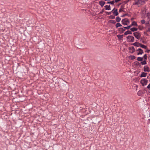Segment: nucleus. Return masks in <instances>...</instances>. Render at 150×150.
I'll use <instances>...</instances> for the list:
<instances>
[{
  "instance_id": "nucleus-25",
  "label": "nucleus",
  "mask_w": 150,
  "mask_h": 150,
  "mask_svg": "<svg viewBox=\"0 0 150 150\" xmlns=\"http://www.w3.org/2000/svg\"><path fill=\"white\" fill-rule=\"evenodd\" d=\"M143 60V58L141 57H138L137 58V60L139 61H142Z\"/></svg>"
},
{
  "instance_id": "nucleus-23",
  "label": "nucleus",
  "mask_w": 150,
  "mask_h": 150,
  "mask_svg": "<svg viewBox=\"0 0 150 150\" xmlns=\"http://www.w3.org/2000/svg\"><path fill=\"white\" fill-rule=\"evenodd\" d=\"M115 2L114 1H108L107 2V4H114Z\"/></svg>"
},
{
  "instance_id": "nucleus-29",
  "label": "nucleus",
  "mask_w": 150,
  "mask_h": 150,
  "mask_svg": "<svg viewBox=\"0 0 150 150\" xmlns=\"http://www.w3.org/2000/svg\"><path fill=\"white\" fill-rule=\"evenodd\" d=\"M119 30L120 31H124V29L123 28H120Z\"/></svg>"
},
{
  "instance_id": "nucleus-38",
  "label": "nucleus",
  "mask_w": 150,
  "mask_h": 150,
  "mask_svg": "<svg viewBox=\"0 0 150 150\" xmlns=\"http://www.w3.org/2000/svg\"><path fill=\"white\" fill-rule=\"evenodd\" d=\"M119 11L120 12H121V9H120Z\"/></svg>"
},
{
  "instance_id": "nucleus-10",
  "label": "nucleus",
  "mask_w": 150,
  "mask_h": 150,
  "mask_svg": "<svg viewBox=\"0 0 150 150\" xmlns=\"http://www.w3.org/2000/svg\"><path fill=\"white\" fill-rule=\"evenodd\" d=\"M144 71H145L149 72V68L147 66H144Z\"/></svg>"
},
{
  "instance_id": "nucleus-18",
  "label": "nucleus",
  "mask_w": 150,
  "mask_h": 150,
  "mask_svg": "<svg viewBox=\"0 0 150 150\" xmlns=\"http://www.w3.org/2000/svg\"><path fill=\"white\" fill-rule=\"evenodd\" d=\"M132 25L134 26H138L137 23V22L135 21H133L132 22Z\"/></svg>"
},
{
  "instance_id": "nucleus-2",
  "label": "nucleus",
  "mask_w": 150,
  "mask_h": 150,
  "mask_svg": "<svg viewBox=\"0 0 150 150\" xmlns=\"http://www.w3.org/2000/svg\"><path fill=\"white\" fill-rule=\"evenodd\" d=\"M122 23L124 25H127L129 24L130 22L128 19L126 18L122 20Z\"/></svg>"
},
{
  "instance_id": "nucleus-12",
  "label": "nucleus",
  "mask_w": 150,
  "mask_h": 150,
  "mask_svg": "<svg viewBox=\"0 0 150 150\" xmlns=\"http://www.w3.org/2000/svg\"><path fill=\"white\" fill-rule=\"evenodd\" d=\"M132 33V32L130 30H128L126 32H125L124 34L125 35H127L128 34H131Z\"/></svg>"
},
{
  "instance_id": "nucleus-14",
  "label": "nucleus",
  "mask_w": 150,
  "mask_h": 150,
  "mask_svg": "<svg viewBox=\"0 0 150 150\" xmlns=\"http://www.w3.org/2000/svg\"><path fill=\"white\" fill-rule=\"evenodd\" d=\"M147 74L146 73L142 72L140 75V76L141 77H145L146 76Z\"/></svg>"
},
{
  "instance_id": "nucleus-7",
  "label": "nucleus",
  "mask_w": 150,
  "mask_h": 150,
  "mask_svg": "<svg viewBox=\"0 0 150 150\" xmlns=\"http://www.w3.org/2000/svg\"><path fill=\"white\" fill-rule=\"evenodd\" d=\"M111 12L115 16H117L118 15V13L117 12V9H115V8H114L112 11Z\"/></svg>"
},
{
  "instance_id": "nucleus-1",
  "label": "nucleus",
  "mask_w": 150,
  "mask_h": 150,
  "mask_svg": "<svg viewBox=\"0 0 150 150\" xmlns=\"http://www.w3.org/2000/svg\"><path fill=\"white\" fill-rule=\"evenodd\" d=\"M143 3L142 0H134L133 5H136L138 7H140L144 4Z\"/></svg>"
},
{
  "instance_id": "nucleus-24",
  "label": "nucleus",
  "mask_w": 150,
  "mask_h": 150,
  "mask_svg": "<svg viewBox=\"0 0 150 150\" xmlns=\"http://www.w3.org/2000/svg\"><path fill=\"white\" fill-rule=\"evenodd\" d=\"M117 37L119 38V39H121L123 38V35H117Z\"/></svg>"
},
{
  "instance_id": "nucleus-21",
  "label": "nucleus",
  "mask_w": 150,
  "mask_h": 150,
  "mask_svg": "<svg viewBox=\"0 0 150 150\" xmlns=\"http://www.w3.org/2000/svg\"><path fill=\"white\" fill-rule=\"evenodd\" d=\"M121 25L119 23H117L116 25V28H118L119 27H121Z\"/></svg>"
},
{
  "instance_id": "nucleus-31",
  "label": "nucleus",
  "mask_w": 150,
  "mask_h": 150,
  "mask_svg": "<svg viewBox=\"0 0 150 150\" xmlns=\"http://www.w3.org/2000/svg\"><path fill=\"white\" fill-rule=\"evenodd\" d=\"M148 0H142V1H143V4H144L145 3V2L146 1Z\"/></svg>"
},
{
  "instance_id": "nucleus-8",
  "label": "nucleus",
  "mask_w": 150,
  "mask_h": 150,
  "mask_svg": "<svg viewBox=\"0 0 150 150\" xmlns=\"http://www.w3.org/2000/svg\"><path fill=\"white\" fill-rule=\"evenodd\" d=\"M146 17L147 18V23L146 24H149V22L150 20V13H147Z\"/></svg>"
},
{
  "instance_id": "nucleus-32",
  "label": "nucleus",
  "mask_w": 150,
  "mask_h": 150,
  "mask_svg": "<svg viewBox=\"0 0 150 150\" xmlns=\"http://www.w3.org/2000/svg\"><path fill=\"white\" fill-rule=\"evenodd\" d=\"M143 58L144 59H147V56L146 54H145L143 57Z\"/></svg>"
},
{
  "instance_id": "nucleus-11",
  "label": "nucleus",
  "mask_w": 150,
  "mask_h": 150,
  "mask_svg": "<svg viewBox=\"0 0 150 150\" xmlns=\"http://www.w3.org/2000/svg\"><path fill=\"white\" fill-rule=\"evenodd\" d=\"M99 3L101 6H103L105 4V2L103 1H99Z\"/></svg>"
},
{
  "instance_id": "nucleus-33",
  "label": "nucleus",
  "mask_w": 150,
  "mask_h": 150,
  "mask_svg": "<svg viewBox=\"0 0 150 150\" xmlns=\"http://www.w3.org/2000/svg\"><path fill=\"white\" fill-rule=\"evenodd\" d=\"M147 88H149V89L150 88V84H149L147 86Z\"/></svg>"
},
{
  "instance_id": "nucleus-36",
  "label": "nucleus",
  "mask_w": 150,
  "mask_h": 150,
  "mask_svg": "<svg viewBox=\"0 0 150 150\" xmlns=\"http://www.w3.org/2000/svg\"><path fill=\"white\" fill-rule=\"evenodd\" d=\"M132 59L134 58V56H132Z\"/></svg>"
},
{
  "instance_id": "nucleus-22",
  "label": "nucleus",
  "mask_w": 150,
  "mask_h": 150,
  "mask_svg": "<svg viewBox=\"0 0 150 150\" xmlns=\"http://www.w3.org/2000/svg\"><path fill=\"white\" fill-rule=\"evenodd\" d=\"M121 18L119 17H116V21L117 22H119Z\"/></svg>"
},
{
  "instance_id": "nucleus-30",
  "label": "nucleus",
  "mask_w": 150,
  "mask_h": 150,
  "mask_svg": "<svg viewBox=\"0 0 150 150\" xmlns=\"http://www.w3.org/2000/svg\"><path fill=\"white\" fill-rule=\"evenodd\" d=\"M124 28L126 29H129L130 28V26H127L124 27Z\"/></svg>"
},
{
  "instance_id": "nucleus-35",
  "label": "nucleus",
  "mask_w": 150,
  "mask_h": 150,
  "mask_svg": "<svg viewBox=\"0 0 150 150\" xmlns=\"http://www.w3.org/2000/svg\"><path fill=\"white\" fill-rule=\"evenodd\" d=\"M131 48L133 50H135L134 48V47H131Z\"/></svg>"
},
{
  "instance_id": "nucleus-6",
  "label": "nucleus",
  "mask_w": 150,
  "mask_h": 150,
  "mask_svg": "<svg viewBox=\"0 0 150 150\" xmlns=\"http://www.w3.org/2000/svg\"><path fill=\"white\" fill-rule=\"evenodd\" d=\"M127 38L130 42H133L134 41V38L132 36H128L127 37Z\"/></svg>"
},
{
  "instance_id": "nucleus-39",
  "label": "nucleus",
  "mask_w": 150,
  "mask_h": 150,
  "mask_svg": "<svg viewBox=\"0 0 150 150\" xmlns=\"http://www.w3.org/2000/svg\"><path fill=\"white\" fill-rule=\"evenodd\" d=\"M139 92H138V95H139Z\"/></svg>"
},
{
  "instance_id": "nucleus-16",
  "label": "nucleus",
  "mask_w": 150,
  "mask_h": 150,
  "mask_svg": "<svg viewBox=\"0 0 150 150\" xmlns=\"http://www.w3.org/2000/svg\"><path fill=\"white\" fill-rule=\"evenodd\" d=\"M105 8L106 10H110L111 9L110 7V5H106L105 6Z\"/></svg>"
},
{
  "instance_id": "nucleus-26",
  "label": "nucleus",
  "mask_w": 150,
  "mask_h": 150,
  "mask_svg": "<svg viewBox=\"0 0 150 150\" xmlns=\"http://www.w3.org/2000/svg\"><path fill=\"white\" fill-rule=\"evenodd\" d=\"M141 23L142 24H144V23H145V20H142L141 21Z\"/></svg>"
},
{
  "instance_id": "nucleus-27",
  "label": "nucleus",
  "mask_w": 150,
  "mask_h": 150,
  "mask_svg": "<svg viewBox=\"0 0 150 150\" xmlns=\"http://www.w3.org/2000/svg\"><path fill=\"white\" fill-rule=\"evenodd\" d=\"M141 63L142 65L145 64H146V62L145 60L141 62Z\"/></svg>"
},
{
  "instance_id": "nucleus-19",
  "label": "nucleus",
  "mask_w": 150,
  "mask_h": 150,
  "mask_svg": "<svg viewBox=\"0 0 150 150\" xmlns=\"http://www.w3.org/2000/svg\"><path fill=\"white\" fill-rule=\"evenodd\" d=\"M144 28V27L142 25H139L138 26V29L140 30H142Z\"/></svg>"
},
{
  "instance_id": "nucleus-15",
  "label": "nucleus",
  "mask_w": 150,
  "mask_h": 150,
  "mask_svg": "<svg viewBox=\"0 0 150 150\" xmlns=\"http://www.w3.org/2000/svg\"><path fill=\"white\" fill-rule=\"evenodd\" d=\"M140 44L138 42H136L134 43L133 45L136 46L137 47H139L140 45Z\"/></svg>"
},
{
  "instance_id": "nucleus-9",
  "label": "nucleus",
  "mask_w": 150,
  "mask_h": 150,
  "mask_svg": "<svg viewBox=\"0 0 150 150\" xmlns=\"http://www.w3.org/2000/svg\"><path fill=\"white\" fill-rule=\"evenodd\" d=\"M137 51H138L137 54L138 55L140 54H142L143 53V50L141 49H138Z\"/></svg>"
},
{
  "instance_id": "nucleus-17",
  "label": "nucleus",
  "mask_w": 150,
  "mask_h": 150,
  "mask_svg": "<svg viewBox=\"0 0 150 150\" xmlns=\"http://www.w3.org/2000/svg\"><path fill=\"white\" fill-rule=\"evenodd\" d=\"M130 30L133 32H134L137 31L138 30V28H132L130 29Z\"/></svg>"
},
{
  "instance_id": "nucleus-13",
  "label": "nucleus",
  "mask_w": 150,
  "mask_h": 150,
  "mask_svg": "<svg viewBox=\"0 0 150 150\" xmlns=\"http://www.w3.org/2000/svg\"><path fill=\"white\" fill-rule=\"evenodd\" d=\"M147 9L146 8H143L142 10V13L143 14H144L146 12Z\"/></svg>"
},
{
  "instance_id": "nucleus-28",
  "label": "nucleus",
  "mask_w": 150,
  "mask_h": 150,
  "mask_svg": "<svg viewBox=\"0 0 150 150\" xmlns=\"http://www.w3.org/2000/svg\"><path fill=\"white\" fill-rule=\"evenodd\" d=\"M110 22L112 23H113V24H115V21L114 20H111L110 21Z\"/></svg>"
},
{
  "instance_id": "nucleus-5",
  "label": "nucleus",
  "mask_w": 150,
  "mask_h": 150,
  "mask_svg": "<svg viewBox=\"0 0 150 150\" xmlns=\"http://www.w3.org/2000/svg\"><path fill=\"white\" fill-rule=\"evenodd\" d=\"M135 37L137 39H139L140 37V34L138 32H136L133 33Z\"/></svg>"
},
{
  "instance_id": "nucleus-3",
  "label": "nucleus",
  "mask_w": 150,
  "mask_h": 150,
  "mask_svg": "<svg viewBox=\"0 0 150 150\" xmlns=\"http://www.w3.org/2000/svg\"><path fill=\"white\" fill-rule=\"evenodd\" d=\"M140 82L142 85L143 86H144L147 84V80L146 79H143L141 80Z\"/></svg>"
},
{
  "instance_id": "nucleus-20",
  "label": "nucleus",
  "mask_w": 150,
  "mask_h": 150,
  "mask_svg": "<svg viewBox=\"0 0 150 150\" xmlns=\"http://www.w3.org/2000/svg\"><path fill=\"white\" fill-rule=\"evenodd\" d=\"M142 48H144L145 49H146V48H147V47L144 45H142V44H140V46Z\"/></svg>"
},
{
  "instance_id": "nucleus-37",
  "label": "nucleus",
  "mask_w": 150,
  "mask_h": 150,
  "mask_svg": "<svg viewBox=\"0 0 150 150\" xmlns=\"http://www.w3.org/2000/svg\"><path fill=\"white\" fill-rule=\"evenodd\" d=\"M133 25H132V24L130 25L129 26H130V28Z\"/></svg>"
},
{
  "instance_id": "nucleus-4",
  "label": "nucleus",
  "mask_w": 150,
  "mask_h": 150,
  "mask_svg": "<svg viewBox=\"0 0 150 150\" xmlns=\"http://www.w3.org/2000/svg\"><path fill=\"white\" fill-rule=\"evenodd\" d=\"M144 33L145 35H150V28H148L146 31H144Z\"/></svg>"
},
{
  "instance_id": "nucleus-34",
  "label": "nucleus",
  "mask_w": 150,
  "mask_h": 150,
  "mask_svg": "<svg viewBox=\"0 0 150 150\" xmlns=\"http://www.w3.org/2000/svg\"><path fill=\"white\" fill-rule=\"evenodd\" d=\"M120 0H115V1L116 2H117L118 1H120Z\"/></svg>"
}]
</instances>
